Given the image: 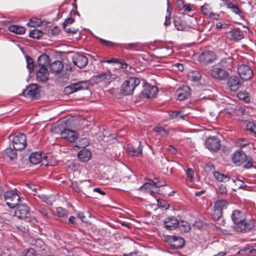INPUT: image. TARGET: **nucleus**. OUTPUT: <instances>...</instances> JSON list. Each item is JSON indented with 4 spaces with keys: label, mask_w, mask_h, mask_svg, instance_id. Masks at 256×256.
Returning a JSON list of instances; mask_svg holds the SVG:
<instances>
[{
    "label": "nucleus",
    "mask_w": 256,
    "mask_h": 256,
    "mask_svg": "<svg viewBox=\"0 0 256 256\" xmlns=\"http://www.w3.org/2000/svg\"><path fill=\"white\" fill-rule=\"evenodd\" d=\"M38 64L35 66L36 80L38 82H45L49 77L47 66L50 64V56L46 54H42L38 57Z\"/></svg>",
    "instance_id": "f257e3e1"
},
{
    "label": "nucleus",
    "mask_w": 256,
    "mask_h": 256,
    "mask_svg": "<svg viewBox=\"0 0 256 256\" xmlns=\"http://www.w3.org/2000/svg\"><path fill=\"white\" fill-rule=\"evenodd\" d=\"M140 80L138 78H129L124 82L121 86L122 93L126 96L132 94L134 89L140 84Z\"/></svg>",
    "instance_id": "f03ea898"
},
{
    "label": "nucleus",
    "mask_w": 256,
    "mask_h": 256,
    "mask_svg": "<svg viewBox=\"0 0 256 256\" xmlns=\"http://www.w3.org/2000/svg\"><path fill=\"white\" fill-rule=\"evenodd\" d=\"M4 198L6 204L10 208L16 207L20 198L16 189L6 191L4 194Z\"/></svg>",
    "instance_id": "7ed1b4c3"
},
{
    "label": "nucleus",
    "mask_w": 256,
    "mask_h": 256,
    "mask_svg": "<svg viewBox=\"0 0 256 256\" xmlns=\"http://www.w3.org/2000/svg\"><path fill=\"white\" fill-rule=\"evenodd\" d=\"M14 211V215L20 219H23L27 222H30L32 218L30 216V211L28 206L26 204H18Z\"/></svg>",
    "instance_id": "20e7f679"
},
{
    "label": "nucleus",
    "mask_w": 256,
    "mask_h": 256,
    "mask_svg": "<svg viewBox=\"0 0 256 256\" xmlns=\"http://www.w3.org/2000/svg\"><path fill=\"white\" fill-rule=\"evenodd\" d=\"M166 185V182L162 179L159 178H154V179H148V182H146L142 186L140 187L141 190H145L146 192L150 191L154 192L152 190L153 188H160Z\"/></svg>",
    "instance_id": "39448f33"
},
{
    "label": "nucleus",
    "mask_w": 256,
    "mask_h": 256,
    "mask_svg": "<svg viewBox=\"0 0 256 256\" xmlns=\"http://www.w3.org/2000/svg\"><path fill=\"white\" fill-rule=\"evenodd\" d=\"M210 74L214 78L224 80L229 76L228 72L218 66H212L209 71Z\"/></svg>",
    "instance_id": "423d86ee"
},
{
    "label": "nucleus",
    "mask_w": 256,
    "mask_h": 256,
    "mask_svg": "<svg viewBox=\"0 0 256 256\" xmlns=\"http://www.w3.org/2000/svg\"><path fill=\"white\" fill-rule=\"evenodd\" d=\"M237 71L241 79L245 81L250 80L254 75L251 67L245 64L238 65Z\"/></svg>",
    "instance_id": "0eeeda50"
},
{
    "label": "nucleus",
    "mask_w": 256,
    "mask_h": 256,
    "mask_svg": "<svg viewBox=\"0 0 256 256\" xmlns=\"http://www.w3.org/2000/svg\"><path fill=\"white\" fill-rule=\"evenodd\" d=\"M12 144L15 150H22L25 148L26 146V137L24 134H18L13 136Z\"/></svg>",
    "instance_id": "6e6552de"
},
{
    "label": "nucleus",
    "mask_w": 256,
    "mask_h": 256,
    "mask_svg": "<svg viewBox=\"0 0 256 256\" xmlns=\"http://www.w3.org/2000/svg\"><path fill=\"white\" fill-rule=\"evenodd\" d=\"M22 95L32 100L37 99L40 96L38 86L36 84H30L23 92Z\"/></svg>",
    "instance_id": "1a4fd4ad"
},
{
    "label": "nucleus",
    "mask_w": 256,
    "mask_h": 256,
    "mask_svg": "<svg viewBox=\"0 0 256 256\" xmlns=\"http://www.w3.org/2000/svg\"><path fill=\"white\" fill-rule=\"evenodd\" d=\"M88 87V82L82 81L77 83H74L65 88L64 91L66 94H70L78 90L87 89Z\"/></svg>",
    "instance_id": "9d476101"
},
{
    "label": "nucleus",
    "mask_w": 256,
    "mask_h": 256,
    "mask_svg": "<svg viewBox=\"0 0 256 256\" xmlns=\"http://www.w3.org/2000/svg\"><path fill=\"white\" fill-rule=\"evenodd\" d=\"M254 227V220L250 218H245L239 225L236 226V230L238 232H247Z\"/></svg>",
    "instance_id": "9b49d317"
},
{
    "label": "nucleus",
    "mask_w": 256,
    "mask_h": 256,
    "mask_svg": "<svg viewBox=\"0 0 256 256\" xmlns=\"http://www.w3.org/2000/svg\"><path fill=\"white\" fill-rule=\"evenodd\" d=\"M190 96V88L187 86H183L176 90L175 96L179 100H184Z\"/></svg>",
    "instance_id": "f8f14e48"
},
{
    "label": "nucleus",
    "mask_w": 256,
    "mask_h": 256,
    "mask_svg": "<svg viewBox=\"0 0 256 256\" xmlns=\"http://www.w3.org/2000/svg\"><path fill=\"white\" fill-rule=\"evenodd\" d=\"M61 137L70 142H74L78 138V134L74 130L64 128L60 132Z\"/></svg>",
    "instance_id": "ddd939ff"
},
{
    "label": "nucleus",
    "mask_w": 256,
    "mask_h": 256,
    "mask_svg": "<svg viewBox=\"0 0 256 256\" xmlns=\"http://www.w3.org/2000/svg\"><path fill=\"white\" fill-rule=\"evenodd\" d=\"M216 58L214 53L212 51L207 50L202 52L198 57V60L202 64L212 62Z\"/></svg>",
    "instance_id": "4468645a"
},
{
    "label": "nucleus",
    "mask_w": 256,
    "mask_h": 256,
    "mask_svg": "<svg viewBox=\"0 0 256 256\" xmlns=\"http://www.w3.org/2000/svg\"><path fill=\"white\" fill-rule=\"evenodd\" d=\"M246 155L241 150H236L233 154L232 156V160L236 166L241 165L246 162Z\"/></svg>",
    "instance_id": "2eb2a0df"
},
{
    "label": "nucleus",
    "mask_w": 256,
    "mask_h": 256,
    "mask_svg": "<svg viewBox=\"0 0 256 256\" xmlns=\"http://www.w3.org/2000/svg\"><path fill=\"white\" fill-rule=\"evenodd\" d=\"M170 245L174 249L182 248L184 244V239L178 236H170L168 238Z\"/></svg>",
    "instance_id": "dca6fc26"
},
{
    "label": "nucleus",
    "mask_w": 256,
    "mask_h": 256,
    "mask_svg": "<svg viewBox=\"0 0 256 256\" xmlns=\"http://www.w3.org/2000/svg\"><path fill=\"white\" fill-rule=\"evenodd\" d=\"M206 145L208 150L214 152L218 150L220 146V141L214 136L207 138L206 140Z\"/></svg>",
    "instance_id": "f3484780"
},
{
    "label": "nucleus",
    "mask_w": 256,
    "mask_h": 256,
    "mask_svg": "<svg viewBox=\"0 0 256 256\" xmlns=\"http://www.w3.org/2000/svg\"><path fill=\"white\" fill-rule=\"evenodd\" d=\"M72 61L74 64L80 68L85 67L88 63V58L86 56L79 54H76L74 55Z\"/></svg>",
    "instance_id": "a211bd4d"
},
{
    "label": "nucleus",
    "mask_w": 256,
    "mask_h": 256,
    "mask_svg": "<svg viewBox=\"0 0 256 256\" xmlns=\"http://www.w3.org/2000/svg\"><path fill=\"white\" fill-rule=\"evenodd\" d=\"M178 5L181 14H187L190 16H192L194 14V10H192V6L190 4H186L182 1H178Z\"/></svg>",
    "instance_id": "6ab92c4d"
},
{
    "label": "nucleus",
    "mask_w": 256,
    "mask_h": 256,
    "mask_svg": "<svg viewBox=\"0 0 256 256\" xmlns=\"http://www.w3.org/2000/svg\"><path fill=\"white\" fill-rule=\"evenodd\" d=\"M227 36L230 40H238L244 38V34L240 28H235L228 32Z\"/></svg>",
    "instance_id": "aec40b11"
},
{
    "label": "nucleus",
    "mask_w": 256,
    "mask_h": 256,
    "mask_svg": "<svg viewBox=\"0 0 256 256\" xmlns=\"http://www.w3.org/2000/svg\"><path fill=\"white\" fill-rule=\"evenodd\" d=\"M164 224L166 229L173 230L179 226V222L175 216H170L164 220Z\"/></svg>",
    "instance_id": "412c9836"
},
{
    "label": "nucleus",
    "mask_w": 256,
    "mask_h": 256,
    "mask_svg": "<svg viewBox=\"0 0 256 256\" xmlns=\"http://www.w3.org/2000/svg\"><path fill=\"white\" fill-rule=\"evenodd\" d=\"M46 155L45 154L42 152H34L31 154L29 156V160L30 163L34 164H37L40 162L42 164L44 161V157Z\"/></svg>",
    "instance_id": "4be33fe9"
},
{
    "label": "nucleus",
    "mask_w": 256,
    "mask_h": 256,
    "mask_svg": "<svg viewBox=\"0 0 256 256\" xmlns=\"http://www.w3.org/2000/svg\"><path fill=\"white\" fill-rule=\"evenodd\" d=\"M228 85L231 91L236 92L240 86L239 78L236 76H231L228 81Z\"/></svg>",
    "instance_id": "5701e85b"
},
{
    "label": "nucleus",
    "mask_w": 256,
    "mask_h": 256,
    "mask_svg": "<svg viewBox=\"0 0 256 256\" xmlns=\"http://www.w3.org/2000/svg\"><path fill=\"white\" fill-rule=\"evenodd\" d=\"M245 218L244 212L239 210H234L232 215V218L236 226L239 225L240 223L244 220Z\"/></svg>",
    "instance_id": "b1692460"
},
{
    "label": "nucleus",
    "mask_w": 256,
    "mask_h": 256,
    "mask_svg": "<svg viewBox=\"0 0 256 256\" xmlns=\"http://www.w3.org/2000/svg\"><path fill=\"white\" fill-rule=\"evenodd\" d=\"M158 88L155 86H146L142 92V94L146 98H152L157 93Z\"/></svg>",
    "instance_id": "393cba45"
},
{
    "label": "nucleus",
    "mask_w": 256,
    "mask_h": 256,
    "mask_svg": "<svg viewBox=\"0 0 256 256\" xmlns=\"http://www.w3.org/2000/svg\"><path fill=\"white\" fill-rule=\"evenodd\" d=\"M201 10L202 14L210 18L217 20L219 15L212 12V10L208 4H204L201 6Z\"/></svg>",
    "instance_id": "a878e982"
},
{
    "label": "nucleus",
    "mask_w": 256,
    "mask_h": 256,
    "mask_svg": "<svg viewBox=\"0 0 256 256\" xmlns=\"http://www.w3.org/2000/svg\"><path fill=\"white\" fill-rule=\"evenodd\" d=\"M232 58L230 56L222 58L218 63V66L224 70H230L232 68Z\"/></svg>",
    "instance_id": "bb28decb"
},
{
    "label": "nucleus",
    "mask_w": 256,
    "mask_h": 256,
    "mask_svg": "<svg viewBox=\"0 0 256 256\" xmlns=\"http://www.w3.org/2000/svg\"><path fill=\"white\" fill-rule=\"evenodd\" d=\"M91 152L88 149L84 148L80 150L78 154V156L82 162L88 161L91 158Z\"/></svg>",
    "instance_id": "cd10ccee"
},
{
    "label": "nucleus",
    "mask_w": 256,
    "mask_h": 256,
    "mask_svg": "<svg viewBox=\"0 0 256 256\" xmlns=\"http://www.w3.org/2000/svg\"><path fill=\"white\" fill-rule=\"evenodd\" d=\"M16 150H12V148H6L4 152L3 156L6 160H14L17 157Z\"/></svg>",
    "instance_id": "c85d7f7f"
},
{
    "label": "nucleus",
    "mask_w": 256,
    "mask_h": 256,
    "mask_svg": "<svg viewBox=\"0 0 256 256\" xmlns=\"http://www.w3.org/2000/svg\"><path fill=\"white\" fill-rule=\"evenodd\" d=\"M64 68L62 62L60 60H56L52 62L50 66V71L54 74L59 73Z\"/></svg>",
    "instance_id": "c756f323"
},
{
    "label": "nucleus",
    "mask_w": 256,
    "mask_h": 256,
    "mask_svg": "<svg viewBox=\"0 0 256 256\" xmlns=\"http://www.w3.org/2000/svg\"><path fill=\"white\" fill-rule=\"evenodd\" d=\"M213 176L220 182H226L230 180V178L228 174H224L217 171H214L213 172Z\"/></svg>",
    "instance_id": "7c9ffc66"
},
{
    "label": "nucleus",
    "mask_w": 256,
    "mask_h": 256,
    "mask_svg": "<svg viewBox=\"0 0 256 256\" xmlns=\"http://www.w3.org/2000/svg\"><path fill=\"white\" fill-rule=\"evenodd\" d=\"M44 160L42 164L46 166H54L57 164L56 161L52 158L51 154L50 153L46 154L44 157Z\"/></svg>",
    "instance_id": "2f4dec72"
},
{
    "label": "nucleus",
    "mask_w": 256,
    "mask_h": 256,
    "mask_svg": "<svg viewBox=\"0 0 256 256\" xmlns=\"http://www.w3.org/2000/svg\"><path fill=\"white\" fill-rule=\"evenodd\" d=\"M228 205V202L226 200H219L214 203V208L222 212L224 209H226Z\"/></svg>",
    "instance_id": "473e14b6"
},
{
    "label": "nucleus",
    "mask_w": 256,
    "mask_h": 256,
    "mask_svg": "<svg viewBox=\"0 0 256 256\" xmlns=\"http://www.w3.org/2000/svg\"><path fill=\"white\" fill-rule=\"evenodd\" d=\"M8 30L10 32H14L18 34H24L26 32V28L24 27L17 26V25H11L8 27Z\"/></svg>",
    "instance_id": "72a5a7b5"
},
{
    "label": "nucleus",
    "mask_w": 256,
    "mask_h": 256,
    "mask_svg": "<svg viewBox=\"0 0 256 256\" xmlns=\"http://www.w3.org/2000/svg\"><path fill=\"white\" fill-rule=\"evenodd\" d=\"M128 150L130 154L134 156H138L142 152V148L140 145V142H139V144L137 148H134L131 146H128Z\"/></svg>",
    "instance_id": "f704fd0d"
},
{
    "label": "nucleus",
    "mask_w": 256,
    "mask_h": 256,
    "mask_svg": "<svg viewBox=\"0 0 256 256\" xmlns=\"http://www.w3.org/2000/svg\"><path fill=\"white\" fill-rule=\"evenodd\" d=\"M188 76L189 80L194 82H198L202 76L198 70H192L188 73Z\"/></svg>",
    "instance_id": "c9c22d12"
},
{
    "label": "nucleus",
    "mask_w": 256,
    "mask_h": 256,
    "mask_svg": "<svg viewBox=\"0 0 256 256\" xmlns=\"http://www.w3.org/2000/svg\"><path fill=\"white\" fill-rule=\"evenodd\" d=\"M238 98L246 102H248L250 101V97L248 92L246 91H240L237 94Z\"/></svg>",
    "instance_id": "e433bc0d"
},
{
    "label": "nucleus",
    "mask_w": 256,
    "mask_h": 256,
    "mask_svg": "<svg viewBox=\"0 0 256 256\" xmlns=\"http://www.w3.org/2000/svg\"><path fill=\"white\" fill-rule=\"evenodd\" d=\"M230 9L232 12L236 14H238L240 16H243L242 12L240 10V8L234 4L232 2L228 8Z\"/></svg>",
    "instance_id": "4c0bfd02"
},
{
    "label": "nucleus",
    "mask_w": 256,
    "mask_h": 256,
    "mask_svg": "<svg viewBox=\"0 0 256 256\" xmlns=\"http://www.w3.org/2000/svg\"><path fill=\"white\" fill-rule=\"evenodd\" d=\"M42 24L40 19L37 18H32L30 19V22L27 23V25L30 27H36L40 26Z\"/></svg>",
    "instance_id": "58836bf2"
},
{
    "label": "nucleus",
    "mask_w": 256,
    "mask_h": 256,
    "mask_svg": "<svg viewBox=\"0 0 256 256\" xmlns=\"http://www.w3.org/2000/svg\"><path fill=\"white\" fill-rule=\"evenodd\" d=\"M29 36L33 38L38 39L42 36L43 32L40 30L34 29L30 32Z\"/></svg>",
    "instance_id": "ea45409f"
},
{
    "label": "nucleus",
    "mask_w": 256,
    "mask_h": 256,
    "mask_svg": "<svg viewBox=\"0 0 256 256\" xmlns=\"http://www.w3.org/2000/svg\"><path fill=\"white\" fill-rule=\"evenodd\" d=\"M135 178V175L134 172L129 169H126V170L124 172V175L122 178L124 180V182H128L131 179H134Z\"/></svg>",
    "instance_id": "a19ab883"
},
{
    "label": "nucleus",
    "mask_w": 256,
    "mask_h": 256,
    "mask_svg": "<svg viewBox=\"0 0 256 256\" xmlns=\"http://www.w3.org/2000/svg\"><path fill=\"white\" fill-rule=\"evenodd\" d=\"M25 58L26 62V67L28 69L30 73H31L34 67H35L34 64V61L28 55L25 56Z\"/></svg>",
    "instance_id": "79ce46f5"
},
{
    "label": "nucleus",
    "mask_w": 256,
    "mask_h": 256,
    "mask_svg": "<svg viewBox=\"0 0 256 256\" xmlns=\"http://www.w3.org/2000/svg\"><path fill=\"white\" fill-rule=\"evenodd\" d=\"M254 249L252 247L244 248L238 252V254L242 256H248L252 252Z\"/></svg>",
    "instance_id": "37998d69"
},
{
    "label": "nucleus",
    "mask_w": 256,
    "mask_h": 256,
    "mask_svg": "<svg viewBox=\"0 0 256 256\" xmlns=\"http://www.w3.org/2000/svg\"><path fill=\"white\" fill-rule=\"evenodd\" d=\"M39 198L44 202L50 206H52L54 201L52 196H48L44 194L40 195Z\"/></svg>",
    "instance_id": "c03bdc74"
},
{
    "label": "nucleus",
    "mask_w": 256,
    "mask_h": 256,
    "mask_svg": "<svg viewBox=\"0 0 256 256\" xmlns=\"http://www.w3.org/2000/svg\"><path fill=\"white\" fill-rule=\"evenodd\" d=\"M179 224L180 230L184 232H188L190 230V226L187 222L182 221Z\"/></svg>",
    "instance_id": "a18cd8bd"
},
{
    "label": "nucleus",
    "mask_w": 256,
    "mask_h": 256,
    "mask_svg": "<svg viewBox=\"0 0 256 256\" xmlns=\"http://www.w3.org/2000/svg\"><path fill=\"white\" fill-rule=\"evenodd\" d=\"M186 174L189 179L190 182H194V172L193 169L192 168H188L186 170L184 169Z\"/></svg>",
    "instance_id": "49530a36"
},
{
    "label": "nucleus",
    "mask_w": 256,
    "mask_h": 256,
    "mask_svg": "<svg viewBox=\"0 0 256 256\" xmlns=\"http://www.w3.org/2000/svg\"><path fill=\"white\" fill-rule=\"evenodd\" d=\"M222 212L218 209L214 208V211L212 214V218L214 220H218L222 216Z\"/></svg>",
    "instance_id": "de8ad7c7"
},
{
    "label": "nucleus",
    "mask_w": 256,
    "mask_h": 256,
    "mask_svg": "<svg viewBox=\"0 0 256 256\" xmlns=\"http://www.w3.org/2000/svg\"><path fill=\"white\" fill-rule=\"evenodd\" d=\"M56 212L59 217L66 216L68 214V211L62 207H58L56 208Z\"/></svg>",
    "instance_id": "09e8293b"
},
{
    "label": "nucleus",
    "mask_w": 256,
    "mask_h": 256,
    "mask_svg": "<svg viewBox=\"0 0 256 256\" xmlns=\"http://www.w3.org/2000/svg\"><path fill=\"white\" fill-rule=\"evenodd\" d=\"M158 206L165 210H168L170 208V204L165 200H158Z\"/></svg>",
    "instance_id": "8fccbe9b"
},
{
    "label": "nucleus",
    "mask_w": 256,
    "mask_h": 256,
    "mask_svg": "<svg viewBox=\"0 0 256 256\" xmlns=\"http://www.w3.org/2000/svg\"><path fill=\"white\" fill-rule=\"evenodd\" d=\"M246 130L254 133L256 136V125L253 122H248L246 124Z\"/></svg>",
    "instance_id": "3c124183"
},
{
    "label": "nucleus",
    "mask_w": 256,
    "mask_h": 256,
    "mask_svg": "<svg viewBox=\"0 0 256 256\" xmlns=\"http://www.w3.org/2000/svg\"><path fill=\"white\" fill-rule=\"evenodd\" d=\"M174 26L178 30H186L188 29V26L184 24L180 23L178 22H174Z\"/></svg>",
    "instance_id": "603ef678"
},
{
    "label": "nucleus",
    "mask_w": 256,
    "mask_h": 256,
    "mask_svg": "<svg viewBox=\"0 0 256 256\" xmlns=\"http://www.w3.org/2000/svg\"><path fill=\"white\" fill-rule=\"evenodd\" d=\"M108 76V74H106L105 73H102L100 75L96 76L94 78H95V80L98 82H100L105 80L107 78V77Z\"/></svg>",
    "instance_id": "864d4df0"
},
{
    "label": "nucleus",
    "mask_w": 256,
    "mask_h": 256,
    "mask_svg": "<svg viewBox=\"0 0 256 256\" xmlns=\"http://www.w3.org/2000/svg\"><path fill=\"white\" fill-rule=\"evenodd\" d=\"M154 131L159 133L162 136H166L168 135V132L163 128L160 126H156L154 128Z\"/></svg>",
    "instance_id": "5fc2aeb1"
},
{
    "label": "nucleus",
    "mask_w": 256,
    "mask_h": 256,
    "mask_svg": "<svg viewBox=\"0 0 256 256\" xmlns=\"http://www.w3.org/2000/svg\"><path fill=\"white\" fill-rule=\"evenodd\" d=\"M36 210H38L42 216L46 218L48 217V212L46 208L42 207H38L36 209Z\"/></svg>",
    "instance_id": "6e6d98bb"
},
{
    "label": "nucleus",
    "mask_w": 256,
    "mask_h": 256,
    "mask_svg": "<svg viewBox=\"0 0 256 256\" xmlns=\"http://www.w3.org/2000/svg\"><path fill=\"white\" fill-rule=\"evenodd\" d=\"M230 26L229 24H226L224 22H218L216 24V28L220 30L222 28H228Z\"/></svg>",
    "instance_id": "4d7b16f0"
},
{
    "label": "nucleus",
    "mask_w": 256,
    "mask_h": 256,
    "mask_svg": "<svg viewBox=\"0 0 256 256\" xmlns=\"http://www.w3.org/2000/svg\"><path fill=\"white\" fill-rule=\"evenodd\" d=\"M180 112L172 111L169 112V115L172 118H176L178 116H180V117L182 118L184 115H180Z\"/></svg>",
    "instance_id": "13d9d810"
},
{
    "label": "nucleus",
    "mask_w": 256,
    "mask_h": 256,
    "mask_svg": "<svg viewBox=\"0 0 256 256\" xmlns=\"http://www.w3.org/2000/svg\"><path fill=\"white\" fill-rule=\"evenodd\" d=\"M23 256H37V255L33 248H30L25 252Z\"/></svg>",
    "instance_id": "bf43d9fd"
},
{
    "label": "nucleus",
    "mask_w": 256,
    "mask_h": 256,
    "mask_svg": "<svg viewBox=\"0 0 256 256\" xmlns=\"http://www.w3.org/2000/svg\"><path fill=\"white\" fill-rule=\"evenodd\" d=\"M218 192L220 194H227V189L225 185L220 184L218 187Z\"/></svg>",
    "instance_id": "052dcab7"
},
{
    "label": "nucleus",
    "mask_w": 256,
    "mask_h": 256,
    "mask_svg": "<svg viewBox=\"0 0 256 256\" xmlns=\"http://www.w3.org/2000/svg\"><path fill=\"white\" fill-rule=\"evenodd\" d=\"M100 40L104 45L109 47H112L115 45L113 42L109 40H105L102 38H100Z\"/></svg>",
    "instance_id": "680f3d73"
},
{
    "label": "nucleus",
    "mask_w": 256,
    "mask_h": 256,
    "mask_svg": "<svg viewBox=\"0 0 256 256\" xmlns=\"http://www.w3.org/2000/svg\"><path fill=\"white\" fill-rule=\"evenodd\" d=\"M74 20L72 18H66L63 23L64 28H66V26L74 22Z\"/></svg>",
    "instance_id": "e2e57ef3"
},
{
    "label": "nucleus",
    "mask_w": 256,
    "mask_h": 256,
    "mask_svg": "<svg viewBox=\"0 0 256 256\" xmlns=\"http://www.w3.org/2000/svg\"><path fill=\"white\" fill-rule=\"evenodd\" d=\"M64 30L67 32V33H69V34H76L78 31V28H64Z\"/></svg>",
    "instance_id": "0e129e2a"
},
{
    "label": "nucleus",
    "mask_w": 256,
    "mask_h": 256,
    "mask_svg": "<svg viewBox=\"0 0 256 256\" xmlns=\"http://www.w3.org/2000/svg\"><path fill=\"white\" fill-rule=\"evenodd\" d=\"M26 186L30 190H31V192H36V188H35V186L34 185L31 184H26Z\"/></svg>",
    "instance_id": "69168bd1"
},
{
    "label": "nucleus",
    "mask_w": 256,
    "mask_h": 256,
    "mask_svg": "<svg viewBox=\"0 0 256 256\" xmlns=\"http://www.w3.org/2000/svg\"><path fill=\"white\" fill-rule=\"evenodd\" d=\"M170 16H166L164 24L166 26L170 25Z\"/></svg>",
    "instance_id": "338daca9"
},
{
    "label": "nucleus",
    "mask_w": 256,
    "mask_h": 256,
    "mask_svg": "<svg viewBox=\"0 0 256 256\" xmlns=\"http://www.w3.org/2000/svg\"><path fill=\"white\" fill-rule=\"evenodd\" d=\"M168 150L173 154H176L177 153L176 149L172 146H170L168 148Z\"/></svg>",
    "instance_id": "774afa93"
}]
</instances>
